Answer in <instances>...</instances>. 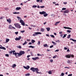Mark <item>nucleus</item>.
<instances>
[{"instance_id": "26", "label": "nucleus", "mask_w": 76, "mask_h": 76, "mask_svg": "<svg viewBox=\"0 0 76 76\" xmlns=\"http://www.w3.org/2000/svg\"><path fill=\"white\" fill-rule=\"evenodd\" d=\"M71 35L70 34H69L68 36L67 37V38H68V39L70 38Z\"/></svg>"}, {"instance_id": "23", "label": "nucleus", "mask_w": 76, "mask_h": 76, "mask_svg": "<svg viewBox=\"0 0 76 76\" xmlns=\"http://www.w3.org/2000/svg\"><path fill=\"white\" fill-rule=\"evenodd\" d=\"M48 73L49 74V75H51L52 74V72H51V71H49L48 72Z\"/></svg>"}, {"instance_id": "64", "label": "nucleus", "mask_w": 76, "mask_h": 76, "mask_svg": "<svg viewBox=\"0 0 76 76\" xmlns=\"http://www.w3.org/2000/svg\"><path fill=\"white\" fill-rule=\"evenodd\" d=\"M64 4H67V2H64Z\"/></svg>"}, {"instance_id": "58", "label": "nucleus", "mask_w": 76, "mask_h": 76, "mask_svg": "<svg viewBox=\"0 0 76 76\" xmlns=\"http://www.w3.org/2000/svg\"><path fill=\"white\" fill-rule=\"evenodd\" d=\"M56 42H60V40H58L57 41H56Z\"/></svg>"}, {"instance_id": "48", "label": "nucleus", "mask_w": 76, "mask_h": 76, "mask_svg": "<svg viewBox=\"0 0 76 76\" xmlns=\"http://www.w3.org/2000/svg\"><path fill=\"white\" fill-rule=\"evenodd\" d=\"M64 68H65V69H66V68H67V69H69V68H70V67H67V66H66V67H64Z\"/></svg>"}, {"instance_id": "9", "label": "nucleus", "mask_w": 76, "mask_h": 76, "mask_svg": "<svg viewBox=\"0 0 76 76\" xmlns=\"http://www.w3.org/2000/svg\"><path fill=\"white\" fill-rule=\"evenodd\" d=\"M39 13L40 14V15H44V14L46 13V12L45 11H42V12H40Z\"/></svg>"}, {"instance_id": "29", "label": "nucleus", "mask_w": 76, "mask_h": 76, "mask_svg": "<svg viewBox=\"0 0 76 76\" xmlns=\"http://www.w3.org/2000/svg\"><path fill=\"white\" fill-rule=\"evenodd\" d=\"M13 14H19V13H20V12H14L13 13Z\"/></svg>"}, {"instance_id": "20", "label": "nucleus", "mask_w": 76, "mask_h": 76, "mask_svg": "<svg viewBox=\"0 0 76 76\" xmlns=\"http://www.w3.org/2000/svg\"><path fill=\"white\" fill-rule=\"evenodd\" d=\"M17 18L18 19V20H22V19H21V18H20V17H19V16H17Z\"/></svg>"}, {"instance_id": "45", "label": "nucleus", "mask_w": 76, "mask_h": 76, "mask_svg": "<svg viewBox=\"0 0 76 76\" xmlns=\"http://www.w3.org/2000/svg\"><path fill=\"white\" fill-rule=\"evenodd\" d=\"M18 31L15 32V34L16 35H18Z\"/></svg>"}, {"instance_id": "10", "label": "nucleus", "mask_w": 76, "mask_h": 76, "mask_svg": "<svg viewBox=\"0 0 76 76\" xmlns=\"http://www.w3.org/2000/svg\"><path fill=\"white\" fill-rule=\"evenodd\" d=\"M65 57L66 58H70V57H71V55H70V54L67 55L65 56Z\"/></svg>"}, {"instance_id": "35", "label": "nucleus", "mask_w": 76, "mask_h": 76, "mask_svg": "<svg viewBox=\"0 0 76 76\" xmlns=\"http://www.w3.org/2000/svg\"><path fill=\"white\" fill-rule=\"evenodd\" d=\"M17 48H20V49L22 48V47L20 46H19L17 47Z\"/></svg>"}, {"instance_id": "60", "label": "nucleus", "mask_w": 76, "mask_h": 76, "mask_svg": "<svg viewBox=\"0 0 76 76\" xmlns=\"http://www.w3.org/2000/svg\"><path fill=\"white\" fill-rule=\"evenodd\" d=\"M68 76H72V74H70L68 75Z\"/></svg>"}, {"instance_id": "55", "label": "nucleus", "mask_w": 76, "mask_h": 76, "mask_svg": "<svg viewBox=\"0 0 76 76\" xmlns=\"http://www.w3.org/2000/svg\"><path fill=\"white\" fill-rule=\"evenodd\" d=\"M12 53H13L12 51H10V54H12Z\"/></svg>"}, {"instance_id": "12", "label": "nucleus", "mask_w": 76, "mask_h": 76, "mask_svg": "<svg viewBox=\"0 0 76 76\" xmlns=\"http://www.w3.org/2000/svg\"><path fill=\"white\" fill-rule=\"evenodd\" d=\"M69 12V11L68 10H65L64 11V13H68Z\"/></svg>"}, {"instance_id": "32", "label": "nucleus", "mask_w": 76, "mask_h": 76, "mask_svg": "<svg viewBox=\"0 0 76 76\" xmlns=\"http://www.w3.org/2000/svg\"><path fill=\"white\" fill-rule=\"evenodd\" d=\"M50 37H52V38H55L54 36L53 35H50Z\"/></svg>"}, {"instance_id": "27", "label": "nucleus", "mask_w": 76, "mask_h": 76, "mask_svg": "<svg viewBox=\"0 0 76 76\" xmlns=\"http://www.w3.org/2000/svg\"><path fill=\"white\" fill-rule=\"evenodd\" d=\"M37 6L36 5H33L32 6V7H33V8H35L36 7H37Z\"/></svg>"}, {"instance_id": "15", "label": "nucleus", "mask_w": 76, "mask_h": 76, "mask_svg": "<svg viewBox=\"0 0 76 76\" xmlns=\"http://www.w3.org/2000/svg\"><path fill=\"white\" fill-rule=\"evenodd\" d=\"M46 29L47 30V31H50V28H46Z\"/></svg>"}, {"instance_id": "37", "label": "nucleus", "mask_w": 76, "mask_h": 76, "mask_svg": "<svg viewBox=\"0 0 76 76\" xmlns=\"http://www.w3.org/2000/svg\"><path fill=\"white\" fill-rule=\"evenodd\" d=\"M62 10H66V8H62Z\"/></svg>"}, {"instance_id": "63", "label": "nucleus", "mask_w": 76, "mask_h": 76, "mask_svg": "<svg viewBox=\"0 0 76 76\" xmlns=\"http://www.w3.org/2000/svg\"><path fill=\"white\" fill-rule=\"evenodd\" d=\"M31 26H33V27H35V26H34L33 25H31Z\"/></svg>"}, {"instance_id": "40", "label": "nucleus", "mask_w": 76, "mask_h": 76, "mask_svg": "<svg viewBox=\"0 0 76 76\" xmlns=\"http://www.w3.org/2000/svg\"><path fill=\"white\" fill-rule=\"evenodd\" d=\"M68 63L70 64V60H68V61H67Z\"/></svg>"}, {"instance_id": "28", "label": "nucleus", "mask_w": 76, "mask_h": 76, "mask_svg": "<svg viewBox=\"0 0 76 76\" xmlns=\"http://www.w3.org/2000/svg\"><path fill=\"white\" fill-rule=\"evenodd\" d=\"M66 35H67V34H64V36L63 37V38H65V37H66Z\"/></svg>"}, {"instance_id": "34", "label": "nucleus", "mask_w": 76, "mask_h": 76, "mask_svg": "<svg viewBox=\"0 0 76 76\" xmlns=\"http://www.w3.org/2000/svg\"><path fill=\"white\" fill-rule=\"evenodd\" d=\"M25 75L26 76H29L30 75V74H25Z\"/></svg>"}, {"instance_id": "25", "label": "nucleus", "mask_w": 76, "mask_h": 76, "mask_svg": "<svg viewBox=\"0 0 76 76\" xmlns=\"http://www.w3.org/2000/svg\"><path fill=\"white\" fill-rule=\"evenodd\" d=\"M9 41V39H6V42H8Z\"/></svg>"}, {"instance_id": "36", "label": "nucleus", "mask_w": 76, "mask_h": 76, "mask_svg": "<svg viewBox=\"0 0 76 76\" xmlns=\"http://www.w3.org/2000/svg\"><path fill=\"white\" fill-rule=\"evenodd\" d=\"M40 43H41V42H40V41H39L38 42V43H37L38 45H40Z\"/></svg>"}, {"instance_id": "53", "label": "nucleus", "mask_w": 76, "mask_h": 76, "mask_svg": "<svg viewBox=\"0 0 76 76\" xmlns=\"http://www.w3.org/2000/svg\"><path fill=\"white\" fill-rule=\"evenodd\" d=\"M5 10H9V9H8V8H5Z\"/></svg>"}, {"instance_id": "8", "label": "nucleus", "mask_w": 76, "mask_h": 76, "mask_svg": "<svg viewBox=\"0 0 76 76\" xmlns=\"http://www.w3.org/2000/svg\"><path fill=\"white\" fill-rule=\"evenodd\" d=\"M21 39V36H19V38H15V39L16 41H19V40H20Z\"/></svg>"}, {"instance_id": "41", "label": "nucleus", "mask_w": 76, "mask_h": 76, "mask_svg": "<svg viewBox=\"0 0 76 76\" xmlns=\"http://www.w3.org/2000/svg\"><path fill=\"white\" fill-rule=\"evenodd\" d=\"M57 57V55H56V56H54L53 57V58H56V57Z\"/></svg>"}, {"instance_id": "57", "label": "nucleus", "mask_w": 76, "mask_h": 76, "mask_svg": "<svg viewBox=\"0 0 76 76\" xmlns=\"http://www.w3.org/2000/svg\"><path fill=\"white\" fill-rule=\"evenodd\" d=\"M59 51V50L58 49L57 50H56L55 51V52H57L58 51Z\"/></svg>"}, {"instance_id": "17", "label": "nucleus", "mask_w": 76, "mask_h": 76, "mask_svg": "<svg viewBox=\"0 0 76 76\" xmlns=\"http://www.w3.org/2000/svg\"><path fill=\"white\" fill-rule=\"evenodd\" d=\"M31 42L32 43V44H34V42H35V41L34 39H32Z\"/></svg>"}, {"instance_id": "50", "label": "nucleus", "mask_w": 76, "mask_h": 76, "mask_svg": "<svg viewBox=\"0 0 76 76\" xmlns=\"http://www.w3.org/2000/svg\"><path fill=\"white\" fill-rule=\"evenodd\" d=\"M5 56L6 57H9V54H6L5 55Z\"/></svg>"}, {"instance_id": "51", "label": "nucleus", "mask_w": 76, "mask_h": 76, "mask_svg": "<svg viewBox=\"0 0 76 76\" xmlns=\"http://www.w3.org/2000/svg\"><path fill=\"white\" fill-rule=\"evenodd\" d=\"M64 50H67V48L64 47Z\"/></svg>"}, {"instance_id": "59", "label": "nucleus", "mask_w": 76, "mask_h": 76, "mask_svg": "<svg viewBox=\"0 0 76 76\" xmlns=\"http://www.w3.org/2000/svg\"><path fill=\"white\" fill-rule=\"evenodd\" d=\"M60 21H58V22H56L57 24H58V23H60Z\"/></svg>"}, {"instance_id": "31", "label": "nucleus", "mask_w": 76, "mask_h": 76, "mask_svg": "<svg viewBox=\"0 0 76 76\" xmlns=\"http://www.w3.org/2000/svg\"><path fill=\"white\" fill-rule=\"evenodd\" d=\"M27 44V42L26 41H25L24 43L23 44V45H25V44Z\"/></svg>"}, {"instance_id": "2", "label": "nucleus", "mask_w": 76, "mask_h": 76, "mask_svg": "<svg viewBox=\"0 0 76 76\" xmlns=\"http://www.w3.org/2000/svg\"><path fill=\"white\" fill-rule=\"evenodd\" d=\"M14 25L15 26V27L17 28H19L20 29V28H21V26H20V25H19V23H14Z\"/></svg>"}, {"instance_id": "14", "label": "nucleus", "mask_w": 76, "mask_h": 76, "mask_svg": "<svg viewBox=\"0 0 76 76\" xmlns=\"http://www.w3.org/2000/svg\"><path fill=\"white\" fill-rule=\"evenodd\" d=\"M21 9L20 7H17L16 9L15 10H19L20 9Z\"/></svg>"}, {"instance_id": "13", "label": "nucleus", "mask_w": 76, "mask_h": 76, "mask_svg": "<svg viewBox=\"0 0 76 76\" xmlns=\"http://www.w3.org/2000/svg\"><path fill=\"white\" fill-rule=\"evenodd\" d=\"M64 28L65 29H72V28L66 27H64Z\"/></svg>"}, {"instance_id": "16", "label": "nucleus", "mask_w": 76, "mask_h": 76, "mask_svg": "<svg viewBox=\"0 0 76 76\" xmlns=\"http://www.w3.org/2000/svg\"><path fill=\"white\" fill-rule=\"evenodd\" d=\"M16 64H14L12 65V67L13 68H15V67H16Z\"/></svg>"}, {"instance_id": "33", "label": "nucleus", "mask_w": 76, "mask_h": 76, "mask_svg": "<svg viewBox=\"0 0 76 76\" xmlns=\"http://www.w3.org/2000/svg\"><path fill=\"white\" fill-rule=\"evenodd\" d=\"M2 49H3V50H6V48L3 47H2Z\"/></svg>"}, {"instance_id": "3", "label": "nucleus", "mask_w": 76, "mask_h": 76, "mask_svg": "<svg viewBox=\"0 0 76 76\" xmlns=\"http://www.w3.org/2000/svg\"><path fill=\"white\" fill-rule=\"evenodd\" d=\"M30 70H32V71H33V72H35V71L36 70H37L38 71V68H35L34 67H32L30 69Z\"/></svg>"}, {"instance_id": "47", "label": "nucleus", "mask_w": 76, "mask_h": 76, "mask_svg": "<svg viewBox=\"0 0 76 76\" xmlns=\"http://www.w3.org/2000/svg\"><path fill=\"white\" fill-rule=\"evenodd\" d=\"M31 56H34V55H33V53H32V52H31L30 53Z\"/></svg>"}, {"instance_id": "11", "label": "nucleus", "mask_w": 76, "mask_h": 76, "mask_svg": "<svg viewBox=\"0 0 76 76\" xmlns=\"http://www.w3.org/2000/svg\"><path fill=\"white\" fill-rule=\"evenodd\" d=\"M7 22L9 23H11V22L12 21L10 20V19L9 18V19H7Z\"/></svg>"}, {"instance_id": "39", "label": "nucleus", "mask_w": 76, "mask_h": 76, "mask_svg": "<svg viewBox=\"0 0 76 76\" xmlns=\"http://www.w3.org/2000/svg\"><path fill=\"white\" fill-rule=\"evenodd\" d=\"M71 55V57H72V58H73L74 57V55Z\"/></svg>"}, {"instance_id": "61", "label": "nucleus", "mask_w": 76, "mask_h": 76, "mask_svg": "<svg viewBox=\"0 0 76 76\" xmlns=\"http://www.w3.org/2000/svg\"><path fill=\"white\" fill-rule=\"evenodd\" d=\"M59 34H62V31H60L59 32Z\"/></svg>"}, {"instance_id": "49", "label": "nucleus", "mask_w": 76, "mask_h": 76, "mask_svg": "<svg viewBox=\"0 0 76 76\" xmlns=\"http://www.w3.org/2000/svg\"><path fill=\"white\" fill-rule=\"evenodd\" d=\"M44 47H47V44H45L43 45Z\"/></svg>"}, {"instance_id": "5", "label": "nucleus", "mask_w": 76, "mask_h": 76, "mask_svg": "<svg viewBox=\"0 0 76 76\" xmlns=\"http://www.w3.org/2000/svg\"><path fill=\"white\" fill-rule=\"evenodd\" d=\"M20 23H21V24L22 25H23V26H25V23L24 22V21H23L22 20H20Z\"/></svg>"}, {"instance_id": "54", "label": "nucleus", "mask_w": 76, "mask_h": 76, "mask_svg": "<svg viewBox=\"0 0 76 76\" xmlns=\"http://www.w3.org/2000/svg\"><path fill=\"white\" fill-rule=\"evenodd\" d=\"M4 17H1L0 18V19H3V18H4Z\"/></svg>"}, {"instance_id": "7", "label": "nucleus", "mask_w": 76, "mask_h": 76, "mask_svg": "<svg viewBox=\"0 0 76 76\" xmlns=\"http://www.w3.org/2000/svg\"><path fill=\"white\" fill-rule=\"evenodd\" d=\"M32 59L33 60H39V58L38 57H35V58H32Z\"/></svg>"}, {"instance_id": "43", "label": "nucleus", "mask_w": 76, "mask_h": 76, "mask_svg": "<svg viewBox=\"0 0 76 76\" xmlns=\"http://www.w3.org/2000/svg\"><path fill=\"white\" fill-rule=\"evenodd\" d=\"M67 32H69V33H70V32H71V31L70 30H67Z\"/></svg>"}, {"instance_id": "38", "label": "nucleus", "mask_w": 76, "mask_h": 76, "mask_svg": "<svg viewBox=\"0 0 76 76\" xmlns=\"http://www.w3.org/2000/svg\"><path fill=\"white\" fill-rule=\"evenodd\" d=\"M20 32L21 33H24V32H25V30L20 31Z\"/></svg>"}, {"instance_id": "4", "label": "nucleus", "mask_w": 76, "mask_h": 76, "mask_svg": "<svg viewBox=\"0 0 76 76\" xmlns=\"http://www.w3.org/2000/svg\"><path fill=\"white\" fill-rule=\"evenodd\" d=\"M34 34H33V36H37V35H38V34H42V33H41L40 32H35L34 33Z\"/></svg>"}, {"instance_id": "21", "label": "nucleus", "mask_w": 76, "mask_h": 76, "mask_svg": "<svg viewBox=\"0 0 76 76\" xmlns=\"http://www.w3.org/2000/svg\"><path fill=\"white\" fill-rule=\"evenodd\" d=\"M36 71H36L35 72H36V73L37 74H40V72H38V71H39V70H38V69L37 71L36 70Z\"/></svg>"}, {"instance_id": "18", "label": "nucleus", "mask_w": 76, "mask_h": 76, "mask_svg": "<svg viewBox=\"0 0 76 76\" xmlns=\"http://www.w3.org/2000/svg\"><path fill=\"white\" fill-rule=\"evenodd\" d=\"M43 16H44V17H46L48 16V14L45 13V14H44Z\"/></svg>"}, {"instance_id": "1", "label": "nucleus", "mask_w": 76, "mask_h": 76, "mask_svg": "<svg viewBox=\"0 0 76 76\" xmlns=\"http://www.w3.org/2000/svg\"><path fill=\"white\" fill-rule=\"evenodd\" d=\"M25 53V51H20L19 53H16V52L15 53L14 55H15V57L17 56V54H18V57H20V56H22L23 54H24Z\"/></svg>"}, {"instance_id": "30", "label": "nucleus", "mask_w": 76, "mask_h": 76, "mask_svg": "<svg viewBox=\"0 0 76 76\" xmlns=\"http://www.w3.org/2000/svg\"><path fill=\"white\" fill-rule=\"evenodd\" d=\"M29 48H34V47L32 46H30L28 47Z\"/></svg>"}, {"instance_id": "56", "label": "nucleus", "mask_w": 76, "mask_h": 76, "mask_svg": "<svg viewBox=\"0 0 76 76\" xmlns=\"http://www.w3.org/2000/svg\"><path fill=\"white\" fill-rule=\"evenodd\" d=\"M63 34H60L61 37H63Z\"/></svg>"}, {"instance_id": "22", "label": "nucleus", "mask_w": 76, "mask_h": 76, "mask_svg": "<svg viewBox=\"0 0 76 76\" xmlns=\"http://www.w3.org/2000/svg\"><path fill=\"white\" fill-rule=\"evenodd\" d=\"M12 25H10L9 26V27H8L9 29H12Z\"/></svg>"}, {"instance_id": "44", "label": "nucleus", "mask_w": 76, "mask_h": 76, "mask_svg": "<svg viewBox=\"0 0 76 76\" xmlns=\"http://www.w3.org/2000/svg\"><path fill=\"white\" fill-rule=\"evenodd\" d=\"M50 62H51V63H52V62H53V60L50 59Z\"/></svg>"}, {"instance_id": "24", "label": "nucleus", "mask_w": 76, "mask_h": 76, "mask_svg": "<svg viewBox=\"0 0 76 76\" xmlns=\"http://www.w3.org/2000/svg\"><path fill=\"white\" fill-rule=\"evenodd\" d=\"M52 43L53 44V45H57V43H56V42H53V41H52Z\"/></svg>"}, {"instance_id": "46", "label": "nucleus", "mask_w": 76, "mask_h": 76, "mask_svg": "<svg viewBox=\"0 0 76 76\" xmlns=\"http://www.w3.org/2000/svg\"><path fill=\"white\" fill-rule=\"evenodd\" d=\"M64 73H62L61 74V75L63 76H64Z\"/></svg>"}, {"instance_id": "52", "label": "nucleus", "mask_w": 76, "mask_h": 76, "mask_svg": "<svg viewBox=\"0 0 76 76\" xmlns=\"http://www.w3.org/2000/svg\"><path fill=\"white\" fill-rule=\"evenodd\" d=\"M53 45H52L50 47V48H53Z\"/></svg>"}, {"instance_id": "62", "label": "nucleus", "mask_w": 76, "mask_h": 76, "mask_svg": "<svg viewBox=\"0 0 76 76\" xmlns=\"http://www.w3.org/2000/svg\"><path fill=\"white\" fill-rule=\"evenodd\" d=\"M30 56H31V55H28L27 57V58H29V57H30Z\"/></svg>"}, {"instance_id": "42", "label": "nucleus", "mask_w": 76, "mask_h": 76, "mask_svg": "<svg viewBox=\"0 0 76 76\" xmlns=\"http://www.w3.org/2000/svg\"><path fill=\"white\" fill-rule=\"evenodd\" d=\"M40 7H41V8H44V7H45V6H40Z\"/></svg>"}, {"instance_id": "19", "label": "nucleus", "mask_w": 76, "mask_h": 76, "mask_svg": "<svg viewBox=\"0 0 76 76\" xmlns=\"http://www.w3.org/2000/svg\"><path fill=\"white\" fill-rule=\"evenodd\" d=\"M41 30L42 32H44V31H45V29H44V28H41Z\"/></svg>"}, {"instance_id": "6", "label": "nucleus", "mask_w": 76, "mask_h": 76, "mask_svg": "<svg viewBox=\"0 0 76 76\" xmlns=\"http://www.w3.org/2000/svg\"><path fill=\"white\" fill-rule=\"evenodd\" d=\"M23 67L24 68V69H27V70H28L29 68H30V66H29L27 65L26 66H23Z\"/></svg>"}]
</instances>
